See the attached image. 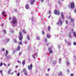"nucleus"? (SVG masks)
Listing matches in <instances>:
<instances>
[{"instance_id":"1","label":"nucleus","mask_w":76,"mask_h":76,"mask_svg":"<svg viewBox=\"0 0 76 76\" xmlns=\"http://www.w3.org/2000/svg\"><path fill=\"white\" fill-rule=\"evenodd\" d=\"M12 24H15L17 22V19L15 16L12 17V21L11 22Z\"/></svg>"},{"instance_id":"2","label":"nucleus","mask_w":76,"mask_h":76,"mask_svg":"<svg viewBox=\"0 0 76 76\" xmlns=\"http://www.w3.org/2000/svg\"><path fill=\"white\" fill-rule=\"evenodd\" d=\"M23 72L24 73V74L25 76H27V75H28V72L26 70V69L24 68L23 69Z\"/></svg>"},{"instance_id":"3","label":"nucleus","mask_w":76,"mask_h":76,"mask_svg":"<svg viewBox=\"0 0 76 76\" xmlns=\"http://www.w3.org/2000/svg\"><path fill=\"white\" fill-rule=\"evenodd\" d=\"M21 31H20L19 33V36L18 37V38L20 39V40H22V34H21Z\"/></svg>"},{"instance_id":"4","label":"nucleus","mask_w":76,"mask_h":76,"mask_svg":"<svg viewBox=\"0 0 76 76\" xmlns=\"http://www.w3.org/2000/svg\"><path fill=\"white\" fill-rule=\"evenodd\" d=\"M32 64H31L30 65L28 66V68L29 70H32Z\"/></svg>"},{"instance_id":"5","label":"nucleus","mask_w":76,"mask_h":76,"mask_svg":"<svg viewBox=\"0 0 76 76\" xmlns=\"http://www.w3.org/2000/svg\"><path fill=\"white\" fill-rule=\"evenodd\" d=\"M71 31H72V34H73L74 36V37L76 38V33L74 31H73V28H72L71 29Z\"/></svg>"},{"instance_id":"6","label":"nucleus","mask_w":76,"mask_h":76,"mask_svg":"<svg viewBox=\"0 0 76 76\" xmlns=\"http://www.w3.org/2000/svg\"><path fill=\"white\" fill-rule=\"evenodd\" d=\"M54 13L55 15H60V12L59 11H58L57 10H55L54 12Z\"/></svg>"},{"instance_id":"7","label":"nucleus","mask_w":76,"mask_h":76,"mask_svg":"<svg viewBox=\"0 0 76 76\" xmlns=\"http://www.w3.org/2000/svg\"><path fill=\"white\" fill-rule=\"evenodd\" d=\"M75 7V4L73 2L71 3V8L73 9Z\"/></svg>"},{"instance_id":"8","label":"nucleus","mask_w":76,"mask_h":76,"mask_svg":"<svg viewBox=\"0 0 76 76\" xmlns=\"http://www.w3.org/2000/svg\"><path fill=\"white\" fill-rule=\"evenodd\" d=\"M49 51V53L51 54L53 53V50H51V48L50 47L48 48Z\"/></svg>"},{"instance_id":"9","label":"nucleus","mask_w":76,"mask_h":76,"mask_svg":"<svg viewBox=\"0 0 76 76\" xmlns=\"http://www.w3.org/2000/svg\"><path fill=\"white\" fill-rule=\"evenodd\" d=\"M35 1V0H31L30 2L31 4H34V3Z\"/></svg>"},{"instance_id":"10","label":"nucleus","mask_w":76,"mask_h":76,"mask_svg":"<svg viewBox=\"0 0 76 76\" xmlns=\"http://www.w3.org/2000/svg\"><path fill=\"white\" fill-rule=\"evenodd\" d=\"M11 72H12V69H9L8 73L9 75H10V73H11Z\"/></svg>"},{"instance_id":"11","label":"nucleus","mask_w":76,"mask_h":76,"mask_svg":"<svg viewBox=\"0 0 76 76\" xmlns=\"http://www.w3.org/2000/svg\"><path fill=\"white\" fill-rule=\"evenodd\" d=\"M61 18L62 19H64V15H63V12L61 13Z\"/></svg>"},{"instance_id":"12","label":"nucleus","mask_w":76,"mask_h":76,"mask_svg":"<svg viewBox=\"0 0 76 76\" xmlns=\"http://www.w3.org/2000/svg\"><path fill=\"white\" fill-rule=\"evenodd\" d=\"M58 21H59V22L61 24V25H62V21H61V19H60V18H59Z\"/></svg>"},{"instance_id":"13","label":"nucleus","mask_w":76,"mask_h":76,"mask_svg":"<svg viewBox=\"0 0 76 76\" xmlns=\"http://www.w3.org/2000/svg\"><path fill=\"white\" fill-rule=\"evenodd\" d=\"M58 76H63L62 75V73L61 72H60L58 73Z\"/></svg>"},{"instance_id":"14","label":"nucleus","mask_w":76,"mask_h":76,"mask_svg":"<svg viewBox=\"0 0 76 76\" xmlns=\"http://www.w3.org/2000/svg\"><path fill=\"white\" fill-rule=\"evenodd\" d=\"M46 36L48 38H50V37H51V35L48 34H47Z\"/></svg>"},{"instance_id":"15","label":"nucleus","mask_w":76,"mask_h":76,"mask_svg":"<svg viewBox=\"0 0 76 76\" xmlns=\"http://www.w3.org/2000/svg\"><path fill=\"white\" fill-rule=\"evenodd\" d=\"M25 7L26 9H29V5L26 4V5Z\"/></svg>"},{"instance_id":"16","label":"nucleus","mask_w":76,"mask_h":76,"mask_svg":"<svg viewBox=\"0 0 76 76\" xmlns=\"http://www.w3.org/2000/svg\"><path fill=\"white\" fill-rule=\"evenodd\" d=\"M66 64L67 66H69L70 64V62L68 61H66Z\"/></svg>"},{"instance_id":"17","label":"nucleus","mask_w":76,"mask_h":76,"mask_svg":"<svg viewBox=\"0 0 76 76\" xmlns=\"http://www.w3.org/2000/svg\"><path fill=\"white\" fill-rule=\"evenodd\" d=\"M9 41H10V39H7L6 40V42H7V43L9 42Z\"/></svg>"},{"instance_id":"18","label":"nucleus","mask_w":76,"mask_h":76,"mask_svg":"<svg viewBox=\"0 0 76 76\" xmlns=\"http://www.w3.org/2000/svg\"><path fill=\"white\" fill-rule=\"evenodd\" d=\"M10 58V55H8L7 56V60H9Z\"/></svg>"},{"instance_id":"19","label":"nucleus","mask_w":76,"mask_h":76,"mask_svg":"<svg viewBox=\"0 0 76 76\" xmlns=\"http://www.w3.org/2000/svg\"><path fill=\"white\" fill-rule=\"evenodd\" d=\"M22 64L23 65V66H24L25 64V61L24 60L22 62Z\"/></svg>"},{"instance_id":"20","label":"nucleus","mask_w":76,"mask_h":76,"mask_svg":"<svg viewBox=\"0 0 76 76\" xmlns=\"http://www.w3.org/2000/svg\"><path fill=\"white\" fill-rule=\"evenodd\" d=\"M20 50V46H18L17 48V50L18 51H19Z\"/></svg>"},{"instance_id":"21","label":"nucleus","mask_w":76,"mask_h":76,"mask_svg":"<svg viewBox=\"0 0 76 76\" xmlns=\"http://www.w3.org/2000/svg\"><path fill=\"white\" fill-rule=\"evenodd\" d=\"M69 37H70V38H72V35H71V33H69Z\"/></svg>"},{"instance_id":"22","label":"nucleus","mask_w":76,"mask_h":76,"mask_svg":"<svg viewBox=\"0 0 76 76\" xmlns=\"http://www.w3.org/2000/svg\"><path fill=\"white\" fill-rule=\"evenodd\" d=\"M61 58H60L59 59V63L60 64V63H61Z\"/></svg>"},{"instance_id":"23","label":"nucleus","mask_w":76,"mask_h":76,"mask_svg":"<svg viewBox=\"0 0 76 76\" xmlns=\"http://www.w3.org/2000/svg\"><path fill=\"white\" fill-rule=\"evenodd\" d=\"M3 32H4V34H6L7 33H6V30H4Z\"/></svg>"},{"instance_id":"24","label":"nucleus","mask_w":76,"mask_h":76,"mask_svg":"<svg viewBox=\"0 0 76 76\" xmlns=\"http://www.w3.org/2000/svg\"><path fill=\"white\" fill-rule=\"evenodd\" d=\"M8 54V51H7V50H6V54L5 55V56H6L7 55V54Z\"/></svg>"},{"instance_id":"25","label":"nucleus","mask_w":76,"mask_h":76,"mask_svg":"<svg viewBox=\"0 0 76 76\" xmlns=\"http://www.w3.org/2000/svg\"><path fill=\"white\" fill-rule=\"evenodd\" d=\"M18 44H20V45H22V42H19Z\"/></svg>"},{"instance_id":"26","label":"nucleus","mask_w":76,"mask_h":76,"mask_svg":"<svg viewBox=\"0 0 76 76\" xmlns=\"http://www.w3.org/2000/svg\"><path fill=\"white\" fill-rule=\"evenodd\" d=\"M23 33H24V34H26V31H25V30H23Z\"/></svg>"},{"instance_id":"27","label":"nucleus","mask_w":76,"mask_h":76,"mask_svg":"<svg viewBox=\"0 0 76 76\" xmlns=\"http://www.w3.org/2000/svg\"><path fill=\"white\" fill-rule=\"evenodd\" d=\"M27 38L28 40H29V39H30V37H29V36H28L27 37Z\"/></svg>"},{"instance_id":"28","label":"nucleus","mask_w":76,"mask_h":76,"mask_svg":"<svg viewBox=\"0 0 76 76\" xmlns=\"http://www.w3.org/2000/svg\"><path fill=\"white\" fill-rule=\"evenodd\" d=\"M56 61H54L53 62V64H56Z\"/></svg>"},{"instance_id":"29","label":"nucleus","mask_w":76,"mask_h":76,"mask_svg":"<svg viewBox=\"0 0 76 76\" xmlns=\"http://www.w3.org/2000/svg\"><path fill=\"white\" fill-rule=\"evenodd\" d=\"M71 22H72V23L73 22V19H71Z\"/></svg>"},{"instance_id":"30","label":"nucleus","mask_w":76,"mask_h":76,"mask_svg":"<svg viewBox=\"0 0 76 76\" xmlns=\"http://www.w3.org/2000/svg\"><path fill=\"white\" fill-rule=\"evenodd\" d=\"M37 39L38 40H39V39H40V38H39V37H37Z\"/></svg>"},{"instance_id":"31","label":"nucleus","mask_w":76,"mask_h":76,"mask_svg":"<svg viewBox=\"0 0 76 76\" xmlns=\"http://www.w3.org/2000/svg\"><path fill=\"white\" fill-rule=\"evenodd\" d=\"M3 62H1L0 64V66H2V65H3Z\"/></svg>"},{"instance_id":"32","label":"nucleus","mask_w":76,"mask_h":76,"mask_svg":"<svg viewBox=\"0 0 76 76\" xmlns=\"http://www.w3.org/2000/svg\"><path fill=\"white\" fill-rule=\"evenodd\" d=\"M67 19H70V18H71L70 16H68V17H67Z\"/></svg>"},{"instance_id":"33","label":"nucleus","mask_w":76,"mask_h":76,"mask_svg":"<svg viewBox=\"0 0 76 76\" xmlns=\"http://www.w3.org/2000/svg\"><path fill=\"white\" fill-rule=\"evenodd\" d=\"M14 42H15V43H16V42H17V41L16 40V39H14Z\"/></svg>"},{"instance_id":"34","label":"nucleus","mask_w":76,"mask_h":76,"mask_svg":"<svg viewBox=\"0 0 76 76\" xmlns=\"http://www.w3.org/2000/svg\"><path fill=\"white\" fill-rule=\"evenodd\" d=\"M65 23L67 24H68V21H67V20H66V21Z\"/></svg>"},{"instance_id":"35","label":"nucleus","mask_w":76,"mask_h":76,"mask_svg":"<svg viewBox=\"0 0 76 76\" xmlns=\"http://www.w3.org/2000/svg\"><path fill=\"white\" fill-rule=\"evenodd\" d=\"M73 44L74 45H76V42H73Z\"/></svg>"},{"instance_id":"36","label":"nucleus","mask_w":76,"mask_h":76,"mask_svg":"<svg viewBox=\"0 0 76 76\" xmlns=\"http://www.w3.org/2000/svg\"><path fill=\"white\" fill-rule=\"evenodd\" d=\"M47 38H45V42H47Z\"/></svg>"},{"instance_id":"37","label":"nucleus","mask_w":76,"mask_h":76,"mask_svg":"<svg viewBox=\"0 0 76 76\" xmlns=\"http://www.w3.org/2000/svg\"><path fill=\"white\" fill-rule=\"evenodd\" d=\"M50 27H48V31H50Z\"/></svg>"},{"instance_id":"38","label":"nucleus","mask_w":76,"mask_h":76,"mask_svg":"<svg viewBox=\"0 0 76 76\" xmlns=\"http://www.w3.org/2000/svg\"><path fill=\"white\" fill-rule=\"evenodd\" d=\"M56 24L58 25H60V23L58 22L56 23Z\"/></svg>"},{"instance_id":"39","label":"nucleus","mask_w":76,"mask_h":76,"mask_svg":"<svg viewBox=\"0 0 76 76\" xmlns=\"http://www.w3.org/2000/svg\"><path fill=\"white\" fill-rule=\"evenodd\" d=\"M32 57L33 58L35 59V56L33 55H32Z\"/></svg>"},{"instance_id":"40","label":"nucleus","mask_w":76,"mask_h":76,"mask_svg":"<svg viewBox=\"0 0 76 76\" xmlns=\"http://www.w3.org/2000/svg\"><path fill=\"white\" fill-rule=\"evenodd\" d=\"M0 73H1V75H2V71H1L0 70Z\"/></svg>"},{"instance_id":"41","label":"nucleus","mask_w":76,"mask_h":76,"mask_svg":"<svg viewBox=\"0 0 76 76\" xmlns=\"http://www.w3.org/2000/svg\"><path fill=\"white\" fill-rule=\"evenodd\" d=\"M12 19V18H11V17H10L9 18V20H11V19Z\"/></svg>"},{"instance_id":"42","label":"nucleus","mask_w":76,"mask_h":76,"mask_svg":"<svg viewBox=\"0 0 76 76\" xmlns=\"http://www.w3.org/2000/svg\"><path fill=\"white\" fill-rule=\"evenodd\" d=\"M46 76H49V75L48 74H46Z\"/></svg>"},{"instance_id":"43","label":"nucleus","mask_w":76,"mask_h":76,"mask_svg":"<svg viewBox=\"0 0 76 76\" xmlns=\"http://www.w3.org/2000/svg\"><path fill=\"white\" fill-rule=\"evenodd\" d=\"M18 76H19V75H20V74L19 73H18V74H17Z\"/></svg>"},{"instance_id":"44","label":"nucleus","mask_w":76,"mask_h":76,"mask_svg":"<svg viewBox=\"0 0 76 76\" xmlns=\"http://www.w3.org/2000/svg\"><path fill=\"white\" fill-rule=\"evenodd\" d=\"M44 0H41V1L42 3H43V2H44Z\"/></svg>"},{"instance_id":"45","label":"nucleus","mask_w":76,"mask_h":76,"mask_svg":"<svg viewBox=\"0 0 76 76\" xmlns=\"http://www.w3.org/2000/svg\"><path fill=\"white\" fill-rule=\"evenodd\" d=\"M22 54V53L21 52H20L19 54V56H20Z\"/></svg>"},{"instance_id":"46","label":"nucleus","mask_w":76,"mask_h":76,"mask_svg":"<svg viewBox=\"0 0 76 76\" xmlns=\"http://www.w3.org/2000/svg\"><path fill=\"white\" fill-rule=\"evenodd\" d=\"M4 13H5V12H3L2 13V15H3V14H4Z\"/></svg>"},{"instance_id":"47","label":"nucleus","mask_w":76,"mask_h":76,"mask_svg":"<svg viewBox=\"0 0 76 76\" xmlns=\"http://www.w3.org/2000/svg\"><path fill=\"white\" fill-rule=\"evenodd\" d=\"M42 33L43 35H44V31H42Z\"/></svg>"},{"instance_id":"48","label":"nucleus","mask_w":76,"mask_h":76,"mask_svg":"<svg viewBox=\"0 0 76 76\" xmlns=\"http://www.w3.org/2000/svg\"><path fill=\"white\" fill-rule=\"evenodd\" d=\"M3 25H4V24L3 23H2L1 24V26H3Z\"/></svg>"},{"instance_id":"49","label":"nucleus","mask_w":76,"mask_h":76,"mask_svg":"<svg viewBox=\"0 0 76 76\" xmlns=\"http://www.w3.org/2000/svg\"><path fill=\"white\" fill-rule=\"evenodd\" d=\"M50 44V43H46V45L47 46L48 45V44Z\"/></svg>"},{"instance_id":"50","label":"nucleus","mask_w":76,"mask_h":76,"mask_svg":"<svg viewBox=\"0 0 76 76\" xmlns=\"http://www.w3.org/2000/svg\"><path fill=\"white\" fill-rule=\"evenodd\" d=\"M58 48H60V45H58Z\"/></svg>"},{"instance_id":"51","label":"nucleus","mask_w":76,"mask_h":76,"mask_svg":"<svg viewBox=\"0 0 76 76\" xmlns=\"http://www.w3.org/2000/svg\"><path fill=\"white\" fill-rule=\"evenodd\" d=\"M74 12H75V13H76V9L75 10Z\"/></svg>"},{"instance_id":"52","label":"nucleus","mask_w":76,"mask_h":76,"mask_svg":"<svg viewBox=\"0 0 76 76\" xmlns=\"http://www.w3.org/2000/svg\"><path fill=\"white\" fill-rule=\"evenodd\" d=\"M68 45H70V43L69 42L68 43Z\"/></svg>"},{"instance_id":"53","label":"nucleus","mask_w":76,"mask_h":76,"mask_svg":"<svg viewBox=\"0 0 76 76\" xmlns=\"http://www.w3.org/2000/svg\"><path fill=\"white\" fill-rule=\"evenodd\" d=\"M15 11L16 12H17V10L16 9H15Z\"/></svg>"},{"instance_id":"54","label":"nucleus","mask_w":76,"mask_h":76,"mask_svg":"<svg viewBox=\"0 0 76 76\" xmlns=\"http://www.w3.org/2000/svg\"><path fill=\"white\" fill-rule=\"evenodd\" d=\"M27 43V41H26L25 42V44H26V43Z\"/></svg>"},{"instance_id":"55","label":"nucleus","mask_w":76,"mask_h":76,"mask_svg":"<svg viewBox=\"0 0 76 76\" xmlns=\"http://www.w3.org/2000/svg\"><path fill=\"white\" fill-rule=\"evenodd\" d=\"M50 68H48V72H49V71H50Z\"/></svg>"},{"instance_id":"56","label":"nucleus","mask_w":76,"mask_h":76,"mask_svg":"<svg viewBox=\"0 0 76 76\" xmlns=\"http://www.w3.org/2000/svg\"><path fill=\"white\" fill-rule=\"evenodd\" d=\"M71 76H73V74H71Z\"/></svg>"},{"instance_id":"57","label":"nucleus","mask_w":76,"mask_h":76,"mask_svg":"<svg viewBox=\"0 0 76 76\" xmlns=\"http://www.w3.org/2000/svg\"><path fill=\"white\" fill-rule=\"evenodd\" d=\"M2 50L4 51V48L2 49Z\"/></svg>"},{"instance_id":"58","label":"nucleus","mask_w":76,"mask_h":76,"mask_svg":"<svg viewBox=\"0 0 76 76\" xmlns=\"http://www.w3.org/2000/svg\"><path fill=\"white\" fill-rule=\"evenodd\" d=\"M67 72L68 73H69V69H67Z\"/></svg>"},{"instance_id":"59","label":"nucleus","mask_w":76,"mask_h":76,"mask_svg":"<svg viewBox=\"0 0 76 76\" xmlns=\"http://www.w3.org/2000/svg\"><path fill=\"white\" fill-rule=\"evenodd\" d=\"M13 72H12L10 73V75H13Z\"/></svg>"},{"instance_id":"60","label":"nucleus","mask_w":76,"mask_h":76,"mask_svg":"<svg viewBox=\"0 0 76 76\" xmlns=\"http://www.w3.org/2000/svg\"><path fill=\"white\" fill-rule=\"evenodd\" d=\"M50 17H51V15H50L49 16V17H48V18H50Z\"/></svg>"},{"instance_id":"61","label":"nucleus","mask_w":76,"mask_h":76,"mask_svg":"<svg viewBox=\"0 0 76 76\" xmlns=\"http://www.w3.org/2000/svg\"><path fill=\"white\" fill-rule=\"evenodd\" d=\"M33 18L32 17V18H31L32 21V22L33 21Z\"/></svg>"},{"instance_id":"62","label":"nucleus","mask_w":76,"mask_h":76,"mask_svg":"<svg viewBox=\"0 0 76 76\" xmlns=\"http://www.w3.org/2000/svg\"><path fill=\"white\" fill-rule=\"evenodd\" d=\"M50 13H51V11H50L49 12V14H50Z\"/></svg>"},{"instance_id":"63","label":"nucleus","mask_w":76,"mask_h":76,"mask_svg":"<svg viewBox=\"0 0 76 76\" xmlns=\"http://www.w3.org/2000/svg\"><path fill=\"white\" fill-rule=\"evenodd\" d=\"M65 42H67V40H65Z\"/></svg>"},{"instance_id":"64","label":"nucleus","mask_w":76,"mask_h":76,"mask_svg":"<svg viewBox=\"0 0 76 76\" xmlns=\"http://www.w3.org/2000/svg\"><path fill=\"white\" fill-rule=\"evenodd\" d=\"M59 4H61V2H59Z\"/></svg>"}]
</instances>
